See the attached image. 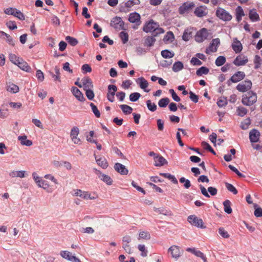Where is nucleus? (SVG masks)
I'll use <instances>...</instances> for the list:
<instances>
[{
  "mask_svg": "<svg viewBox=\"0 0 262 262\" xmlns=\"http://www.w3.org/2000/svg\"><path fill=\"white\" fill-rule=\"evenodd\" d=\"M250 124L251 120L250 118H247L241 122L240 126L242 128V129L246 130L248 128Z\"/></svg>",
  "mask_w": 262,
  "mask_h": 262,
  "instance_id": "obj_43",
  "label": "nucleus"
},
{
  "mask_svg": "<svg viewBox=\"0 0 262 262\" xmlns=\"http://www.w3.org/2000/svg\"><path fill=\"white\" fill-rule=\"evenodd\" d=\"M226 62V58L223 56H219L215 60V64L220 67L223 65Z\"/></svg>",
  "mask_w": 262,
  "mask_h": 262,
  "instance_id": "obj_47",
  "label": "nucleus"
},
{
  "mask_svg": "<svg viewBox=\"0 0 262 262\" xmlns=\"http://www.w3.org/2000/svg\"><path fill=\"white\" fill-rule=\"evenodd\" d=\"M227 104V101L225 98H221L217 102V105L220 107L226 105Z\"/></svg>",
  "mask_w": 262,
  "mask_h": 262,
  "instance_id": "obj_64",
  "label": "nucleus"
},
{
  "mask_svg": "<svg viewBox=\"0 0 262 262\" xmlns=\"http://www.w3.org/2000/svg\"><path fill=\"white\" fill-rule=\"evenodd\" d=\"M191 37V32L188 29L186 30L182 36L183 39L185 41H188Z\"/></svg>",
  "mask_w": 262,
  "mask_h": 262,
  "instance_id": "obj_57",
  "label": "nucleus"
},
{
  "mask_svg": "<svg viewBox=\"0 0 262 262\" xmlns=\"http://www.w3.org/2000/svg\"><path fill=\"white\" fill-rule=\"evenodd\" d=\"M249 16L252 21H256L259 20V15L255 10L249 11Z\"/></svg>",
  "mask_w": 262,
  "mask_h": 262,
  "instance_id": "obj_35",
  "label": "nucleus"
},
{
  "mask_svg": "<svg viewBox=\"0 0 262 262\" xmlns=\"http://www.w3.org/2000/svg\"><path fill=\"white\" fill-rule=\"evenodd\" d=\"M7 90L11 93H16L19 92V89L17 85L9 82L7 86Z\"/></svg>",
  "mask_w": 262,
  "mask_h": 262,
  "instance_id": "obj_29",
  "label": "nucleus"
},
{
  "mask_svg": "<svg viewBox=\"0 0 262 262\" xmlns=\"http://www.w3.org/2000/svg\"><path fill=\"white\" fill-rule=\"evenodd\" d=\"M224 211L228 214H230L232 212L231 208V202L229 200H226L223 203Z\"/></svg>",
  "mask_w": 262,
  "mask_h": 262,
  "instance_id": "obj_36",
  "label": "nucleus"
},
{
  "mask_svg": "<svg viewBox=\"0 0 262 262\" xmlns=\"http://www.w3.org/2000/svg\"><path fill=\"white\" fill-rule=\"evenodd\" d=\"M39 187H41L44 189H48L49 187V185L47 181L42 180L41 181H39V183L37 184Z\"/></svg>",
  "mask_w": 262,
  "mask_h": 262,
  "instance_id": "obj_58",
  "label": "nucleus"
},
{
  "mask_svg": "<svg viewBox=\"0 0 262 262\" xmlns=\"http://www.w3.org/2000/svg\"><path fill=\"white\" fill-rule=\"evenodd\" d=\"M183 68L184 66L183 63L181 61H177L173 64L172 70L175 72H177L183 69Z\"/></svg>",
  "mask_w": 262,
  "mask_h": 262,
  "instance_id": "obj_39",
  "label": "nucleus"
},
{
  "mask_svg": "<svg viewBox=\"0 0 262 262\" xmlns=\"http://www.w3.org/2000/svg\"><path fill=\"white\" fill-rule=\"evenodd\" d=\"M96 162L100 166H101L103 169H106L108 167V163L104 157H100L99 159H97V157L95 158Z\"/></svg>",
  "mask_w": 262,
  "mask_h": 262,
  "instance_id": "obj_30",
  "label": "nucleus"
},
{
  "mask_svg": "<svg viewBox=\"0 0 262 262\" xmlns=\"http://www.w3.org/2000/svg\"><path fill=\"white\" fill-rule=\"evenodd\" d=\"M160 174L165 178H167L170 180L173 184H178V181L174 176L169 173H160Z\"/></svg>",
  "mask_w": 262,
  "mask_h": 262,
  "instance_id": "obj_32",
  "label": "nucleus"
},
{
  "mask_svg": "<svg viewBox=\"0 0 262 262\" xmlns=\"http://www.w3.org/2000/svg\"><path fill=\"white\" fill-rule=\"evenodd\" d=\"M260 133L256 129H252L249 133V139L251 142L256 143L259 141Z\"/></svg>",
  "mask_w": 262,
  "mask_h": 262,
  "instance_id": "obj_18",
  "label": "nucleus"
},
{
  "mask_svg": "<svg viewBox=\"0 0 262 262\" xmlns=\"http://www.w3.org/2000/svg\"><path fill=\"white\" fill-rule=\"evenodd\" d=\"M79 133V128L76 127L74 126L73 127L71 130L70 133V137L72 139H73L74 138L77 137Z\"/></svg>",
  "mask_w": 262,
  "mask_h": 262,
  "instance_id": "obj_46",
  "label": "nucleus"
},
{
  "mask_svg": "<svg viewBox=\"0 0 262 262\" xmlns=\"http://www.w3.org/2000/svg\"><path fill=\"white\" fill-rule=\"evenodd\" d=\"M84 90L92 89L93 88V82L89 77H84L81 80Z\"/></svg>",
  "mask_w": 262,
  "mask_h": 262,
  "instance_id": "obj_22",
  "label": "nucleus"
},
{
  "mask_svg": "<svg viewBox=\"0 0 262 262\" xmlns=\"http://www.w3.org/2000/svg\"><path fill=\"white\" fill-rule=\"evenodd\" d=\"M208 35V30L203 28L196 32L195 35V40L198 42H202L207 39Z\"/></svg>",
  "mask_w": 262,
  "mask_h": 262,
  "instance_id": "obj_5",
  "label": "nucleus"
},
{
  "mask_svg": "<svg viewBox=\"0 0 262 262\" xmlns=\"http://www.w3.org/2000/svg\"><path fill=\"white\" fill-rule=\"evenodd\" d=\"M248 110L243 106H238L236 109V113L238 116L243 117L247 114Z\"/></svg>",
  "mask_w": 262,
  "mask_h": 262,
  "instance_id": "obj_40",
  "label": "nucleus"
},
{
  "mask_svg": "<svg viewBox=\"0 0 262 262\" xmlns=\"http://www.w3.org/2000/svg\"><path fill=\"white\" fill-rule=\"evenodd\" d=\"M19 68L26 72H30L31 70V67L28 65V63L25 61L23 59L19 60V62L16 64Z\"/></svg>",
  "mask_w": 262,
  "mask_h": 262,
  "instance_id": "obj_24",
  "label": "nucleus"
},
{
  "mask_svg": "<svg viewBox=\"0 0 262 262\" xmlns=\"http://www.w3.org/2000/svg\"><path fill=\"white\" fill-rule=\"evenodd\" d=\"M257 101V95L252 91H249L242 96V103L247 106H251Z\"/></svg>",
  "mask_w": 262,
  "mask_h": 262,
  "instance_id": "obj_1",
  "label": "nucleus"
},
{
  "mask_svg": "<svg viewBox=\"0 0 262 262\" xmlns=\"http://www.w3.org/2000/svg\"><path fill=\"white\" fill-rule=\"evenodd\" d=\"M18 140L23 145L27 146H30L32 145L33 143L31 140H28L26 136H19L18 137Z\"/></svg>",
  "mask_w": 262,
  "mask_h": 262,
  "instance_id": "obj_27",
  "label": "nucleus"
},
{
  "mask_svg": "<svg viewBox=\"0 0 262 262\" xmlns=\"http://www.w3.org/2000/svg\"><path fill=\"white\" fill-rule=\"evenodd\" d=\"M119 37H120L123 43L124 44L128 41V35L127 33L121 32L119 34Z\"/></svg>",
  "mask_w": 262,
  "mask_h": 262,
  "instance_id": "obj_52",
  "label": "nucleus"
},
{
  "mask_svg": "<svg viewBox=\"0 0 262 262\" xmlns=\"http://www.w3.org/2000/svg\"><path fill=\"white\" fill-rule=\"evenodd\" d=\"M138 249L140 252H141V256L145 257L147 256L148 251L144 245L139 244L138 246Z\"/></svg>",
  "mask_w": 262,
  "mask_h": 262,
  "instance_id": "obj_37",
  "label": "nucleus"
},
{
  "mask_svg": "<svg viewBox=\"0 0 262 262\" xmlns=\"http://www.w3.org/2000/svg\"><path fill=\"white\" fill-rule=\"evenodd\" d=\"M66 40L72 46H75L78 43V40L76 38L70 36L66 37Z\"/></svg>",
  "mask_w": 262,
  "mask_h": 262,
  "instance_id": "obj_50",
  "label": "nucleus"
},
{
  "mask_svg": "<svg viewBox=\"0 0 262 262\" xmlns=\"http://www.w3.org/2000/svg\"><path fill=\"white\" fill-rule=\"evenodd\" d=\"M209 72V69L205 67H202L199 68L196 72L198 76H201L203 74H207Z\"/></svg>",
  "mask_w": 262,
  "mask_h": 262,
  "instance_id": "obj_48",
  "label": "nucleus"
},
{
  "mask_svg": "<svg viewBox=\"0 0 262 262\" xmlns=\"http://www.w3.org/2000/svg\"><path fill=\"white\" fill-rule=\"evenodd\" d=\"M169 99L168 98H164L160 99L158 102V105L160 107H166L169 103Z\"/></svg>",
  "mask_w": 262,
  "mask_h": 262,
  "instance_id": "obj_45",
  "label": "nucleus"
},
{
  "mask_svg": "<svg viewBox=\"0 0 262 262\" xmlns=\"http://www.w3.org/2000/svg\"><path fill=\"white\" fill-rule=\"evenodd\" d=\"M156 41V39L154 36H147L144 39V45L147 47H151Z\"/></svg>",
  "mask_w": 262,
  "mask_h": 262,
  "instance_id": "obj_31",
  "label": "nucleus"
},
{
  "mask_svg": "<svg viewBox=\"0 0 262 262\" xmlns=\"http://www.w3.org/2000/svg\"><path fill=\"white\" fill-rule=\"evenodd\" d=\"M111 26L118 30L123 29L124 22L120 17H114L111 21Z\"/></svg>",
  "mask_w": 262,
  "mask_h": 262,
  "instance_id": "obj_8",
  "label": "nucleus"
},
{
  "mask_svg": "<svg viewBox=\"0 0 262 262\" xmlns=\"http://www.w3.org/2000/svg\"><path fill=\"white\" fill-rule=\"evenodd\" d=\"M252 86V82L249 80H244L236 86V89L241 92H246L250 90Z\"/></svg>",
  "mask_w": 262,
  "mask_h": 262,
  "instance_id": "obj_7",
  "label": "nucleus"
},
{
  "mask_svg": "<svg viewBox=\"0 0 262 262\" xmlns=\"http://www.w3.org/2000/svg\"><path fill=\"white\" fill-rule=\"evenodd\" d=\"M261 59L260 57L258 55H256L254 57V69H258L260 67V66L261 64Z\"/></svg>",
  "mask_w": 262,
  "mask_h": 262,
  "instance_id": "obj_41",
  "label": "nucleus"
},
{
  "mask_svg": "<svg viewBox=\"0 0 262 262\" xmlns=\"http://www.w3.org/2000/svg\"><path fill=\"white\" fill-rule=\"evenodd\" d=\"M96 174L98 176L99 179L106 184L111 185L112 184L113 180L111 178L106 174L102 173L99 170H96Z\"/></svg>",
  "mask_w": 262,
  "mask_h": 262,
  "instance_id": "obj_16",
  "label": "nucleus"
},
{
  "mask_svg": "<svg viewBox=\"0 0 262 262\" xmlns=\"http://www.w3.org/2000/svg\"><path fill=\"white\" fill-rule=\"evenodd\" d=\"M226 187L229 191L232 192L234 194H236L238 192L237 189L233 185L226 183Z\"/></svg>",
  "mask_w": 262,
  "mask_h": 262,
  "instance_id": "obj_54",
  "label": "nucleus"
},
{
  "mask_svg": "<svg viewBox=\"0 0 262 262\" xmlns=\"http://www.w3.org/2000/svg\"><path fill=\"white\" fill-rule=\"evenodd\" d=\"M114 167L116 171L122 175H126L128 172V171L125 166L121 163H116Z\"/></svg>",
  "mask_w": 262,
  "mask_h": 262,
  "instance_id": "obj_19",
  "label": "nucleus"
},
{
  "mask_svg": "<svg viewBox=\"0 0 262 262\" xmlns=\"http://www.w3.org/2000/svg\"><path fill=\"white\" fill-rule=\"evenodd\" d=\"M85 91V95L89 100H93L94 98V93L91 89H88Z\"/></svg>",
  "mask_w": 262,
  "mask_h": 262,
  "instance_id": "obj_60",
  "label": "nucleus"
},
{
  "mask_svg": "<svg viewBox=\"0 0 262 262\" xmlns=\"http://www.w3.org/2000/svg\"><path fill=\"white\" fill-rule=\"evenodd\" d=\"M137 82L139 84L141 89H143L145 92H148L149 91V90L146 89L148 86V83L144 78L142 77L139 78L137 80Z\"/></svg>",
  "mask_w": 262,
  "mask_h": 262,
  "instance_id": "obj_23",
  "label": "nucleus"
},
{
  "mask_svg": "<svg viewBox=\"0 0 262 262\" xmlns=\"http://www.w3.org/2000/svg\"><path fill=\"white\" fill-rule=\"evenodd\" d=\"M141 97L140 93L135 92L131 93L129 95V100L132 102H135L137 101Z\"/></svg>",
  "mask_w": 262,
  "mask_h": 262,
  "instance_id": "obj_51",
  "label": "nucleus"
},
{
  "mask_svg": "<svg viewBox=\"0 0 262 262\" xmlns=\"http://www.w3.org/2000/svg\"><path fill=\"white\" fill-rule=\"evenodd\" d=\"M232 48L236 53L241 52L243 49L242 44L236 38L233 39V42L232 44Z\"/></svg>",
  "mask_w": 262,
  "mask_h": 262,
  "instance_id": "obj_21",
  "label": "nucleus"
},
{
  "mask_svg": "<svg viewBox=\"0 0 262 262\" xmlns=\"http://www.w3.org/2000/svg\"><path fill=\"white\" fill-rule=\"evenodd\" d=\"M169 92L171 94L172 98L174 101L177 102L180 101V98L177 95V94L173 89H170Z\"/></svg>",
  "mask_w": 262,
  "mask_h": 262,
  "instance_id": "obj_63",
  "label": "nucleus"
},
{
  "mask_svg": "<svg viewBox=\"0 0 262 262\" xmlns=\"http://www.w3.org/2000/svg\"><path fill=\"white\" fill-rule=\"evenodd\" d=\"M219 233L224 238L229 237V234L223 228H220L219 229Z\"/></svg>",
  "mask_w": 262,
  "mask_h": 262,
  "instance_id": "obj_62",
  "label": "nucleus"
},
{
  "mask_svg": "<svg viewBox=\"0 0 262 262\" xmlns=\"http://www.w3.org/2000/svg\"><path fill=\"white\" fill-rule=\"evenodd\" d=\"M122 112L125 114H130L132 113L133 108L126 104H121L120 105Z\"/></svg>",
  "mask_w": 262,
  "mask_h": 262,
  "instance_id": "obj_38",
  "label": "nucleus"
},
{
  "mask_svg": "<svg viewBox=\"0 0 262 262\" xmlns=\"http://www.w3.org/2000/svg\"><path fill=\"white\" fill-rule=\"evenodd\" d=\"M161 55L164 58H170L173 57L174 54L169 50H165L161 51Z\"/></svg>",
  "mask_w": 262,
  "mask_h": 262,
  "instance_id": "obj_42",
  "label": "nucleus"
},
{
  "mask_svg": "<svg viewBox=\"0 0 262 262\" xmlns=\"http://www.w3.org/2000/svg\"><path fill=\"white\" fill-rule=\"evenodd\" d=\"M4 12L6 14L13 15L21 20H25V16L23 14V13L20 11L17 10L15 8L9 7L5 9L4 10Z\"/></svg>",
  "mask_w": 262,
  "mask_h": 262,
  "instance_id": "obj_2",
  "label": "nucleus"
},
{
  "mask_svg": "<svg viewBox=\"0 0 262 262\" xmlns=\"http://www.w3.org/2000/svg\"><path fill=\"white\" fill-rule=\"evenodd\" d=\"M220 44V40L219 38L213 39L209 47L206 48L205 53L207 54H210V53H214L217 51V48Z\"/></svg>",
  "mask_w": 262,
  "mask_h": 262,
  "instance_id": "obj_6",
  "label": "nucleus"
},
{
  "mask_svg": "<svg viewBox=\"0 0 262 262\" xmlns=\"http://www.w3.org/2000/svg\"><path fill=\"white\" fill-rule=\"evenodd\" d=\"M245 14L241 6H238L236 9V19L238 22L242 20V16H244Z\"/></svg>",
  "mask_w": 262,
  "mask_h": 262,
  "instance_id": "obj_34",
  "label": "nucleus"
},
{
  "mask_svg": "<svg viewBox=\"0 0 262 262\" xmlns=\"http://www.w3.org/2000/svg\"><path fill=\"white\" fill-rule=\"evenodd\" d=\"M80 193L81 194H80V197L84 200H95L98 198L97 196H91L88 191H82Z\"/></svg>",
  "mask_w": 262,
  "mask_h": 262,
  "instance_id": "obj_33",
  "label": "nucleus"
},
{
  "mask_svg": "<svg viewBox=\"0 0 262 262\" xmlns=\"http://www.w3.org/2000/svg\"><path fill=\"white\" fill-rule=\"evenodd\" d=\"M158 23L155 22L154 20L150 19L147 22L143 28V30L146 32H153L155 29L157 27Z\"/></svg>",
  "mask_w": 262,
  "mask_h": 262,
  "instance_id": "obj_11",
  "label": "nucleus"
},
{
  "mask_svg": "<svg viewBox=\"0 0 262 262\" xmlns=\"http://www.w3.org/2000/svg\"><path fill=\"white\" fill-rule=\"evenodd\" d=\"M168 251L170 252L172 257L176 259H178L182 253L179 247L175 245L171 246L169 248Z\"/></svg>",
  "mask_w": 262,
  "mask_h": 262,
  "instance_id": "obj_17",
  "label": "nucleus"
},
{
  "mask_svg": "<svg viewBox=\"0 0 262 262\" xmlns=\"http://www.w3.org/2000/svg\"><path fill=\"white\" fill-rule=\"evenodd\" d=\"M26 172L24 170H19V171H11L9 175L11 178L18 177L23 178L26 177Z\"/></svg>",
  "mask_w": 262,
  "mask_h": 262,
  "instance_id": "obj_26",
  "label": "nucleus"
},
{
  "mask_svg": "<svg viewBox=\"0 0 262 262\" xmlns=\"http://www.w3.org/2000/svg\"><path fill=\"white\" fill-rule=\"evenodd\" d=\"M151 236L149 232L143 230L139 231V236L138 237L139 241L141 239L149 240Z\"/></svg>",
  "mask_w": 262,
  "mask_h": 262,
  "instance_id": "obj_28",
  "label": "nucleus"
},
{
  "mask_svg": "<svg viewBox=\"0 0 262 262\" xmlns=\"http://www.w3.org/2000/svg\"><path fill=\"white\" fill-rule=\"evenodd\" d=\"M201 145L205 149L209 151L214 155H216V152H215V151L213 149L211 146L208 143L203 141L201 143Z\"/></svg>",
  "mask_w": 262,
  "mask_h": 262,
  "instance_id": "obj_44",
  "label": "nucleus"
},
{
  "mask_svg": "<svg viewBox=\"0 0 262 262\" xmlns=\"http://www.w3.org/2000/svg\"><path fill=\"white\" fill-rule=\"evenodd\" d=\"M216 15L220 19L224 21H229L232 19V16L224 9L219 7L215 12Z\"/></svg>",
  "mask_w": 262,
  "mask_h": 262,
  "instance_id": "obj_3",
  "label": "nucleus"
},
{
  "mask_svg": "<svg viewBox=\"0 0 262 262\" xmlns=\"http://www.w3.org/2000/svg\"><path fill=\"white\" fill-rule=\"evenodd\" d=\"M6 26L10 30L17 29V26L14 21H9L7 22Z\"/></svg>",
  "mask_w": 262,
  "mask_h": 262,
  "instance_id": "obj_61",
  "label": "nucleus"
},
{
  "mask_svg": "<svg viewBox=\"0 0 262 262\" xmlns=\"http://www.w3.org/2000/svg\"><path fill=\"white\" fill-rule=\"evenodd\" d=\"M21 58L17 57L15 54H10L9 55V59L10 60L15 64H17V62H19V60Z\"/></svg>",
  "mask_w": 262,
  "mask_h": 262,
  "instance_id": "obj_59",
  "label": "nucleus"
},
{
  "mask_svg": "<svg viewBox=\"0 0 262 262\" xmlns=\"http://www.w3.org/2000/svg\"><path fill=\"white\" fill-rule=\"evenodd\" d=\"M147 106L149 110L151 112H155L157 110V105L154 103H151L150 100L146 101Z\"/></svg>",
  "mask_w": 262,
  "mask_h": 262,
  "instance_id": "obj_53",
  "label": "nucleus"
},
{
  "mask_svg": "<svg viewBox=\"0 0 262 262\" xmlns=\"http://www.w3.org/2000/svg\"><path fill=\"white\" fill-rule=\"evenodd\" d=\"M128 19L130 23H135L138 26L140 25L141 23V16L138 13L136 12L130 13Z\"/></svg>",
  "mask_w": 262,
  "mask_h": 262,
  "instance_id": "obj_14",
  "label": "nucleus"
},
{
  "mask_svg": "<svg viewBox=\"0 0 262 262\" xmlns=\"http://www.w3.org/2000/svg\"><path fill=\"white\" fill-rule=\"evenodd\" d=\"M60 254L62 258L69 261L72 262H81L78 258L72 255L68 251H61Z\"/></svg>",
  "mask_w": 262,
  "mask_h": 262,
  "instance_id": "obj_10",
  "label": "nucleus"
},
{
  "mask_svg": "<svg viewBox=\"0 0 262 262\" xmlns=\"http://www.w3.org/2000/svg\"><path fill=\"white\" fill-rule=\"evenodd\" d=\"M188 221L192 226H194L200 228H205L204 223L201 219L198 218L195 215H189L188 217Z\"/></svg>",
  "mask_w": 262,
  "mask_h": 262,
  "instance_id": "obj_4",
  "label": "nucleus"
},
{
  "mask_svg": "<svg viewBox=\"0 0 262 262\" xmlns=\"http://www.w3.org/2000/svg\"><path fill=\"white\" fill-rule=\"evenodd\" d=\"M208 13L207 7L205 6H201L195 8L194 14L198 17H203L206 16Z\"/></svg>",
  "mask_w": 262,
  "mask_h": 262,
  "instance_id": "obj_13",
  "label": "nucleus"
},
{
  "mask_svg": "<svg viewBox=\"0 0 262 262\" xmlns=\"http://www.w3.org/2000/svg\"><path fill=\"white\" fill-rule=\"evenodd\" d=\"M255 211L254 214L256 217H262V208L257 207V205H254Z\"/></svg>",
  "mask_w": 262,
  "mask_h": 262,
  "instance_id": "obj_56",
  "label": "nucleus"
},
{
  "mask_svg": "<svg viewBox=\"0 0 262 262\" xmlns=\"http://www.w3.org/2000/svg\"><path fill=\"white\" fill-rule=\"evenodd\" d=\"M180 182L181 183H184V186L187 189L189 188L191 186L190 181L188 179H186L184 177H182L180 179Z\"/></svg>",
  "mask_w": 262,
  "mask_h": 262,
  "instance_id": "obj_55",
  "label": "nucleus"
},
{
  "mask_svg": "<svg viewBox=\"0 0 262 262\" xmlns=\"http://www.w3.org/2000/svg\"><path fill=\"white\" fill-rule=\"evenodd\" d=\"M195 6V4L193 2H186L184 3L179 8V12L180 14H184L187 13Z\"/></svg>",
  "mask_w": 262,
  "mask_h": 262,
  "instance_id": "obj_12",
  "label": "nucleus"
},
{
  "mask_svg": "<svg viewBox=\"0 0 262 262\" xmlns=\"http://www.w3.org/2000/svg\"><path fill=\"white\" fill-rule=\"evenodd\" d=\"M155 165L162 166L167 163L166 159L161 156H157L154 157Z\"/></svg>",
  "mask_w": 262,
  "mask_h": 262,
  "instance_id": "obj_25",
  "label": "nucleus"
},
{
  "mask_svg": "<svg viewBox=\"0 0 262 262\" xmlns=\"http://www.w3.org/2000/svg\"><path fill=\"white\" fill-rule=\"evenodd\" d=\"M90 105L91 107L92 110L95 116L97 118H99L101 114L97 108V107L93 103H90Z\"/></svg>",
  "mask_w": 262,
  "mask_h": 262,
  "instance_id": "obj_49",
  "label": "nucleus"
},
{
  "mask_svg": "<svg viewBox=\"0 0 262 262\" xmlns=\"http://www.w3.org/2000/svg\"><path fill=\"white\" fill-rule=\"evenodd\" d=\"M248 61L247 56L243 55L237 56L233 61V63L236 66H241L245 65Z\"/></svg>",
  "mask_w": 262,
  "mask_h": 262,
  "instance_id": "obj_15",
  "label": "nucleus"
},
{
  "mask_svg": "<svg viewBox=\"0 0 262 262\" xmlns=\"http://www.w3.org/2000/svg\"><path fill=\"white\" fill-rule=\"evenodd\" d=\"M72 93L76 98L79 101L82 102L85 100L83 94L76 87H72Z\"/></svg>",
  "mask_w": 262,
  "mask_h": 262,
  "instance_id": "obj_20",
  "label": "nucleus"
},
{
  "mask_svg": "<svg viewBox=\"0 0 262 262\" xmlns=\"http://www.w3.org/2000/svg\"><path fill=\"white\" fill-rule=\"evenodd\" d=\"M245 77V74L244 72L242 71H238L236 72L230 79V80H228L227 82L228 84L229 85L230 84V81L233 83L238 82L242 80H243Z\"/></svg>",
  "mask_w": 262,
  "mask_h": 262,
  "instance_id": "obj_9",
  "label": "nucleus"
}]
</instances>
